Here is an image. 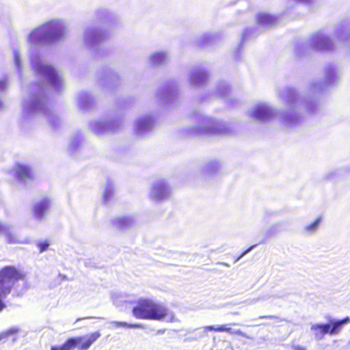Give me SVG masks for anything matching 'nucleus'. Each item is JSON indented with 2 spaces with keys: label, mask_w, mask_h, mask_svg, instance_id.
Listing matches in <instances>:
<instances>
[{
  "label": "nucleus",
  "mask_w": 350,
  "mask_h": 350,
  "mask_svg": "<svg viewBox=\"0 0 350 350\" xmlns=\"http://www.w3.org/2000/svg\"><path fill=\"white\" fill-rule=\"evenodd\" d=\"M132 312L139 319L161 321L168 315V310L163 304L150 299H139Z\"/></svg>",
  "instance_id": "obj_1"
},
{
  "label": "nucleus",
  "mask_w": 350,
  "mask_h": 350,
  "mask_svg": "<svg viewBox=\"0 0 350 350\" xmlns=\"http://www.w3.org/2000/svg\"><path fill=\"white\" fill-rule=\"evenodd\" d=\"M26 273L14 266L7 265L0 269V294L8 295L16 282L25 280Z\"/></svg>",
  "instance_id": "obj_2"
},
{
  "label": "nucleus",
  "mask_w": 350,
  "mask_h": 350,
  "mask_svg": "<svg viewBox=\"0 0 350 350\" xmlns=\"http://www.w3.org/2000/svg\"><path fill=\"white\" fill-rule=\"evenodd\" d=\"M100 336V332L96 331L87 335L70 337L62 345L52 347L51 350H88Z\"/></svg>",
  "instance_id": "obj_3"
},
{
  "label": "nucleus",
  "mask_w": 350,
  "mask_h": 350,
  "mask_svg": "<svg viewBox=\"0 0 350 350\" xmlns=\"http://www.w3.org/2000/svg\"><path fill=\"white\" fill-rule=\"evenodd\" d=\"M350 323V318L347 317L338 321L331 320L329 323L315 324L311 327L317 339H321L326 334L335 335L338 334L345 324Z\"/></svg>",
  "instance_id": "obj_4"
},
{
  "label": "nucleus",
  "mask_w": 350,
  "mask_h": 350,
  "mask_svg": "<svg viewBox=\"0 0 350 350\" xmlns=\"http://www.w3.org/2000/svg\"><path fill=\"white\" fill-rule=\"evenodd\" d=\"M57 36L54 27L46 24L32 30L28 36V42L31 44H42L50 42Z\"/></svg>",
  "instance_id": "obj_5"
},
{
  "label": "nucleus",
  "mask_w": 350,
  "mask_h": 350,
  "mask_svg": "<svg viewBox=\"0 0 350 350\" xmlns=\"http://www.w3.org/2000/svg\"><path fill=\"white\" fill-rule=\"evenodd\" d=\"M51 202V199L48 197H45L36 203L32 207L33 217L38 219H42L49 209Z\"/></svg>",
  "instance_id": "obj_6"
},
{
  "label": "nucleus",
  "mask_w": 350,
  "mask_h": 350,
  "mask_svg": "<svg viewBox=\"0 0 350 350\" xmlns=\"http://www.w3.org/2000/svg\"><path fill=\"white\" fill-rule=\"evenodd\" d=\"M41 71L46 76L49 83L53 86L56 87L61 83V79L52 66L45 65L41 68Z\"/></svg>",
  "instance_id": "obj_7"
},
{
  "label": "nucleus",
  "mask_w": 350,
  "mask_h": 350,
  "mask_svg": "<svg viewBox=\"0 0 350 350\" xmlns=\"http://www.w3.org/2000/svg\"><path fill=\"white\" fill-rule=\"evenodd\" d=\"M152 193L154 199H162L167 196L168 189L167 185L163 181L154 183L152 186Z\"/></svg>",
  "instance_id": "obj_8"
},
{
  "label": "nucleus",
  "mask_w": 350,
  "mask_h": 350,
  "mask_svg": "<svg viewBox=\"0 0 350 350\" xmlns=\"http://www.w3.org/2000/svg\"><path fill=\"white\" fill-rule=\"evenodd\" d=\"M15 178L18 180H25L33 178L31 171L27 165L17 164L15 166Z\"/></svg>",
  "instance_id": "obj_9"
},
{
  "label": "nucleus",
  "mask_w": 350,
  "mask_h": 350,
  "mask_svg": "<svg viewBox=\"0 0 350 350\" xmlns=\"http://www.w3.org/2000/svg\"><path fill=\"white\" fill-rule=\"evenodd\" d=\"M255 119L258 120H267L271 118V109L267 107H258L253 112Z\"/></svg>",
  "instance_id": "obj_10"
},
{
  "label": "nucleus",
  "mask_w": 350,
  "mask_h": 350,
  "mask_svg": "<svg viewBox=\"0 0 350 350\" xmlns=\"http://www.w3.org/2000/svg\"><path fill=\"white\" fill-rule=\"evenodd\" d=\"M256 21L258 24L262 25H270L275 23V18L267 13H260L257 15Z\"/></svg>",
  "instance_id": "obj_11"
},
{
  "label": "nucleus",
  "mask_w": 350,
  "mask_h": 350,
  "mask_svg": "<svg viewBox=\"0 0 350 350\" xmlns=\"http://www.w3.org/2000/svg\"><path fill=\"white\" fill-rule=\"evenodd\" d=\"M114 224L118 228H123L129 226L131 219L126 217H120L115 220Z\"/></svg>",
  "instance_id": "obj_12"
},
{
  "label": "nucleus",
  "mask_w": 350,
  "mask_h": 350,
  "mask_svg": "<svg viewBox=\"0 0 350 350\" xmlns=\"http://www.w3.org/2000/svg\"><path fill=\"white\" fill-rule=\"evenodd\" d=\"M321 221V217H317L312 223L305 226V230L309 233L315 232Z\"/></svg>",
  "instance_id": "obj_13"
},
{
  "label": "nucleus",
  "mask_w": 350,
  "mask_h": 350,
  "mask_svg": "<svg viewBox=\"0 0 350 350\" xmlns=\"http://www.w3.org/2000/svg\"><path fill=\"white\" fill-rule=\"evenodd\" d=\"M318 46L321 49H329L332 46V42L329 38L323 37L319 40Z\"/></svg>",
  "instance_id": "obj_14"
},
{
  "label": "nucleus",
  "mask_w": 350,
  "mask_h": 350,
  "mask_svg": "<svg viewBox=\"0 0 350 350\" xmlns=\"http://www.w3.org/2000/svg\"><path fill=\"white\" fill-rule=\"evenodd\" d=\"M113 324L117 327H126V328H138L141 326L138 324H129L126 322L114 321Z\"/></svg>",
  "instance_id": "obj_15"
},
{
  "label": "nucleus",
  "mask_w": 350,
  "mask_h": 350,
  "mask_svg": "<svg viewBox=\"0 0 350 350\" xmlns=\"http://www.w3.org/2000/svg\"><path fill=\"white\" fill-rule=\"evenodd\" d=\"M49 240H44V241H41L40 242H38L37 243V247L38 248V250H39V252H45L46 250H48L49 247Z\"/></svg>",
  "instance_id": "obj_16"
},
{
  "label": "nucleus",
  "mask_w": 350,
  "mask_h": 350,
  "mask_svg": "<svg viewBox=\"0 0 350 350\" xmlns=\"http://www.w3.org/2000/svg\"><path fill=\"white\" fill-rule=\"evenodd\" d=\"M164 59H165V55L164 54H163V53H157V54H154L152 57V62L154 64H160V63H161L164 60Z\"/></svg>",
  "instance_id": "obj_17"
},
{
  "label": "nucleus",
  "mask_w": 350,
  "mask_h": 350,
  "mask_svg": "<svg viewBox=\"0 0 350 350\" xmlns=\"http://www.w3.org/2000/svg\"><path fill=\"white\" fill-rule=\"evenodd\" d=\"M215 332H226L228 333H232V329L230 327H228L226 325H219L215 328Z\"/></svg>",
  "instance_id": "obj_18"
},
{
  "label": "nucleus",
  "mask_w": 350,
  "mask_h": 350,
  "mask_svg": "<svg viewBox=\"0 0 350 350\" xmlns=\"http://www.w3.org/2000/svg\"><path fill=\"white\" fill-rule=\"evenodd\" d=\"M113 194V191L111 189H110V188L106 189L104 192V194H103L104 200L105 201L109 200L112 197Z\"/></svg>",
  "instance_id": "obj_19"
},
{
  "label": "nucleus",
  "mask_w": 350,
  "mask_h": 350,
  "mask_svg": "<svg viewBox=\"0 0 350 350\" xmlns=\"http://www.w3.org/2000/svg\"><path fill=\"white\" fill-rule=\"evenodd\" d=\"M6 296H3V295L0 294V312L3 310V309L5 307V304L2 300V298L5 297Z\"/></svg>",
  "instance_id": "obj_20"
},
{
  "label": "nucleus",
  "mask_w": 350,
  "mask_h": 350,
  "mask_svg": "<svg viewBox=\"0 0 350 350\" xmlns=\"http://www.w3.org/2000/svg\"><path fill=\"white\" fill-rule=\"evenodd\" d=\"M215 328L216 327L213 326V325H208V326L204 327V330L206 331V332H207V331H208V332H213V331L215 332Z\"/></svg>",
  "instance_id": "obj_21"
},
{
  "label": "nucleus",
  "mask_w": 350,
  "mask_h": 350,
  "mask_svg": "<svg viewBox=\"0 0 350 350\" xmlns=\"http://www.w3.org/2000/svg\"><path fill=\"white\" fill-rule=\"evenodd\" d=\"M254 246H252L250 247V248H248L247 250H246L245 252H243L237 259H236V261L239 260L241 258H242L245 254H246L248 252H250L252 248Z\"/></svg>",
  "instance_id": "obj_22"
},
{
  "label": "nucleus",
  "mask_w": 350,
  "mask_h": 350,
  "mask_svg": "<svg viewBox=\"0 0 350 350\" xmlns=\"http://www.w3.org/2000/svg\"><path fill=\"white\" fill-rule=\"evenodd\" d=\"M260 319H278L275 316H261L259 317Z\"/></svg>",
  "instance_id": "obj_23"
},
{
  "label": "nucleus",
  "mask_w": 350,
  "mask_h": 350,
  "mask_svg": "<svg viewBox=\"0 0 350 350\" xmlns=\"http://www.w3.org/2000/svg\"><path fill=\"white\" fill-rule=\"evenodd\" d=\"M234 334H236L237 335H239V336H243V337H246V335L245 333L242 332L241 330H237L234 332Z\"/></svg>",
  "instance_id": "obj_24"
},
{
  "label": "nucleus",
  "mask_w": 350,
  "mask_h": 350,
  "mask_svg": "<svg viewBox=\"0 0 350 350\" xmlns=\"http://www.w3.org/2000/svg\"><path fill=\"white\" fill-rule=\"evenodd\" d=\"M5 87V83L3 81H0V89H3Z\"/></svg>",
  "instance_id": "obj_25"
},
{
  "label": "nucleus",
  "mask_w": 350,
  "mask_h": 350,
  "mask_svg": "<svg viewBox=\"0 0 350 350\" xmlns=\"http://www.w3.org/2000/svg\"><path fill=\"white\" fill-rule=\"evenodd\" d=\"M295 350H306L304 347L297 346L295 347Z\"/></svg>",
  "instance_id": "obj_26"
},
{
  "label": "nucleus",
  "mask_w": 350,
  "mask_h": 350,
  "mask_svg": "<svg viewBox=\"0 0 350 350\" xmlns=\"http://www.w3.org/2000/svg\"><path fill=\"white\" fill-rule=\"evenodd\" d=\"M5 231V227L0 223V233H2Z\"/></svg>",
  "instance_id": "obj_27"
},
{
  "label": "nucleus",
  "mask_w": 350,
  "mask_h": 350,
  "mask_svg": "<svg viewBox=\"0 0 350 350\" xmlns=\"http://www.w3.org/2000/svg\"><path fill=\"white\" fill-rule=\"evenodd\" d=\"M9 332L11 334H14V333L18 332V329H12L9 331Z\"/></svg>",
  "instance_id": "obj_28"
}]
</instances>
